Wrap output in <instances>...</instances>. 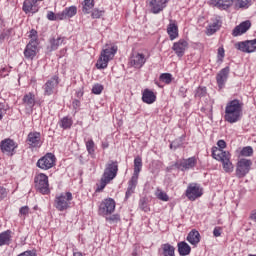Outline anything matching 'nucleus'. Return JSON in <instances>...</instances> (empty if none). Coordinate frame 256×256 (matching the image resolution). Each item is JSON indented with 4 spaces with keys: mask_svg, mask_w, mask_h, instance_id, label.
Listing matches in <instances>:
<instances>
[{
    "mask_svg": "<svg viewBox=\"0 0 256 256\" xmlns=\"http://www.w3.org/2000/svg\"><path fill=\"white\" fill-rule=\"evenodd\" d=\"M243 101L234 99L226 104L224 119L227 123H237L243 117Z\"/></svg>",
    "mask_w": 256,
    "mask_h": 256,
    "instance_id": "f257e3e1",
    "label": "nucleus"
},
{
    "mask_svg": "<svg viewBox=\"0 0 256 256\" xmlns=\"http://www.w3.org/2000/svg\"><path fill=\"white\" fill-rule=\"evenodd\" d=\"M119 171V163L117 161L110 160L106 163L104 173L102 175L100 186L97 191H103L107 187L108 183H111L116 177Z\"/></svg>",
    "mask_w": 256,
    "mask_h": 256,
    "instance_id": "f03ea898",
    "label": "nucleus"
},
{
    "mask_svg": "<svg viewBox=\"0 0 256 256\" xmlns=\"http://www.w3.org/2000/svg\"><path fill=\"white\" fill-rule=\"evenodd\" d=\"M142 168H143V160L141 159V157H136L134 159V172L131 179L128 182V188L126 191L125 199H129L131 194L135 193V189L139 181V173H141Z\"/></svg>",
    "mask_w": 256,
    "mask_h": 256,
    "instance_id": "7ed1b4c3",
    "label": "nucleus"
},
{
    "mask_svg": "<svg viewBox=\"0 0 256 256\" xmlns=\"http://www.w3.org/2000/svg\"><path fill=\"white\" fill-rule=\"evenodd\" d=\"M117 53V46L106 45L102 49L100 57L96 63L97 69H107L109 62L112 61L113 57Z\"/></svg>",
    "mask_w": 256,
    "mask_h": 256,
    "instance_id": "20e7f679",
    "label": "nucleus"
},
{
    "mask_svg": "<svg viewBox=\"0 0 256 256\" xmlns=\"http://www.w3.org/2000/svg\"><path fill=\"white\" fill-rule=\"evenodd\" d=\"M212 157L213 159H216V161H221L225 173H233L234 167L231 162V154L229 152L216 149L212 151Z\"/></svg>",
    "mask_w": 256,
    "mask_h": 256,
    "instance_id": "39448f33",
    "label": "nucleus"
},
{
    "mask_svg": "<svg viewBox=\"0 0 256 256\" xmlns=\"http://www.w3.org/2000/svg\"><path fill=\"white\" fill-rule=\"evenodd\" d=\"M70 201H73V194L71 192L62 193L55 198V207L58 211H65L69 209Z\"/></svg>",
    "mask_w": 256,
    "mask_h": 256,
    "instance_id": "423d86ee",
    "label": "nucleus"
},
{
    "mask_svg": "<svg viewBox=\"0 0 256 256\" xmlns=\"http://www.w3.org/2000/svg\"><path fill=\"white\" fill-rule=\"evenodd\" d=\"M35 183V188L39 193H42V195H49L50 190H49V177L45 174H38L35 177L34 180Z\"/></svg>",
    "mask_w": 256,
    "mask_h": 256,
    "instance_id": "0eeeda50",
    "label": "nucleus"
},
{
    "mask_svg": "<svg viewBox=\"0 0 256 256\" xmlns=\"http://www.w3.org/2000/svg\"><path fill=\"white\" fill-rule=\"evenodd\" d=\"M253 162L250 159L241 158L236 165V177L238 179H243L249 171H251V166Z\"/></svg>",
    "mask_w": 256,
    "mask_h": 256,
    "instance_id": "6e6552de",
    "label": "nucleus"
},
{
    "mask_svg": "<svg viewBox=\"0 0 256 256\" xmlns=\"http://www.w3.org/2000/svg\"><path fill=\"white\" fill-rule=\"evenodd\" d=\"M185 195L189 201H195L203 195V188L197 183H191L188 185Z\"/></svg>",
    "mask_w": 256,
    "mask_h": 256,
    "instance_id": "1a4fd4ad",
    "label": "nucleus"
},
{
    "mask_svg": "<svg viewBox=\"0 0 256 256\" xmlns=\"http://www.w3.org/2000/svg\"><path fill=\"white\" fill-rule=\"evenodd\" d=\"M56 159L57 158L53 155V153H47L37 161V167H39V169H43L44 171H48V169H52V167L55 165Z\"/></svg>",
    "mask_w": 256,
    "mask_h": 256,
    "instance_id": "9d476101",
    "label": "nucleus"
},
{
    "mask_svg": "<svg viewBox=\"0 0 256 256\" xmlns=\"http://www.w3.org/2000/svg\"><path fill=\"white\" fill-rule=\"evenodd\" d=\"M18 145L11 138H6L1 141L0 149L4 155H8V157H13L15 153V149H17Z\"/></svg>",
    "mask_w": 256,
    "mask_h": 256,
    "instance_id": "9b49d317",
    "label": "nucleus"
},
{
    "mask_svg": "<svg viewBox=\"0 0 256 256\" xmlns=\"http://www.w3.org/2000/svg\"><path fill=\"white\" fill-rule=\"evenodd\" d=\"M35 103H36L35 94L29 92L23 96L22 105L27 115H31V113H33V108L35 107Z\"/></svg>",
    "mask_w": 256,
    "mask_h": 256,
    "instance_id": "f8f14e48",
    "label": "nucleus"
},
{
    "mask_svg": "<svg viewBox=\"0 0 256 256\" xmlns=\"http://www.w3.org/2000/svg\"><path fill=\"white\" fill-rule=\"evenodd\" d=\"M57 87H59V76H53L42 87L44 95H53Z\"/></svg>",
    "mask_w": 256,
    "mask_h": 256,
    "instance_id": "ddd939ff",
    "label": "nucleus"
},
{
    "mask_svg": "<svg viewBox=\"0 0 256 256\" xmlns=\"http://www.w3.org/2000/svg\"><path fill=\"white\" fill-rule=\"evenodd\" d=\"M235 47L243 53H254L256 51V39L238 42L235 44Z\"/></svg>",
    "mask_w": 256,
    "mask_h": 256,
    "instance_id": "4468645a",
    "label": "nucleus"
},
{
    "mask_svg": "<svg viewBox=\"0 0 256 256\" xmlns=\"http://www.w3.org/2000/svg\"><path fill=\"white\" fill-rule=\"evenodd\" d=\"M116 203L113 198H107L100 204V211L103 215H111L115 212Z\"/></svg>",
    "mask_w": 256,
    "mask_h": 256,
    "instance_id": "2eb2a0df",
    "label": "nucleus"
},
{
    "mask_svg": "<svg viewBox=\"0 0 256 256\" xmlns=\"http://www.w3.org/2000/svg\"><path fill=\"white\" fill-rule=\"evenodd\" d=\"M167 3H169V0H150L149 7L151 13L158 15V13H161L167 7Z\"/></svg>",
    "mask_w": 256,
    "mask_h": 256,
    "instance_id": "dca6fc26",
    "label": "nucleus"
},
{
    "mask_svg": "<svg viewBox=\"0 0 256 256\" xmlns=\"http://www.w3.org/2000/svg\"><path fill=\"white\" fill-rule=\"evenodd\" d=\"M147 59L145 58V54L135 53L130 58L131 67H135V69H141L146 63Z\"/></svg>",
    "mask_w": 256,
    "mask_h": 256,
    "instance_id": "f3484780",
    "label": "nucleus"
},
{
    "mask_svg": "<svg viewBox=\"0 0 256 256\" xmlns=\"http://www.w3.org/2000/svg\"><path fill=\"white\" fill-rule=\"evenodd\" d=\"M229 66L223 68L216 76V81L219 89H223L225 87V83H227V79H229Z\"/></svg>",
    "mask_w": 256,
    "mask_h": 256,
    "instance_id": "a211bd4d",
    "label": "nucleus"
},
{
    "mask_svg": "<svg viewBox=\"0 0 256 256\" xmlns=\"http://www.w3.org/2000/svg\"><path fill=\"white\" fill-rule=\"evenodd\" d=\"M26 143L31 147H41V133L30 132L27 136Z\"/></svg>",
    "mask_w": 256,
    "mask_h": 256,
    "instance_id": "6ab92c4d",
    "label": "nucleus"
},
{
    "mask_svg": "<svg viewBox=\"0 0 256 256\" xmlns=\"http://www.w3.org/2000/svg\"><path fill=\"white\" fill-rule=\"evenodd\" d=\"M35 55H37V40H31L24 50V57L33 59Z\"/></svg>",
    "mask_w": 256,
    "mask_h": 256,
    "instance_id": "aec40b11",
    "label": "nucleus"
},
{
    "mask_svg": "<svg viewBox=\"0 0 256 256\" xmlns=\"http://www.w3.org/2000/svg\"><path fill=\"white\" fill-rule=\"evenodd\" d=\"M189 47V43L186 40H179L178 42L173 44V51L176 53L177 57H183L185 55V51Z\"/></svg>",
    "mask_w": 256,
    "mask_h": 256,
    "instance_id": "412c9836",
    "label": "nucleus"
},
{
    "mask_svg": "<svg viewBox=\"0 0 256 256\" xmlns=\"http://www.w3.org/2000/svg\"><path fill=\"white\" fill-rule=\"evenodd\" d=\"M251 29V21L247 20L242 22L240 25L236 26L233 29L232 35L233 37H239V35H243L244 33H247Z\"/></svg>",
    "mask_w": 256,
    "mask_h": 256,
    "instance_id": "4be33fe9",
    "label": "nucleus"
},
{
    "mask_svg": "<svg viewBox=\"0 0 256 256\" xmlns=\"http://www.w3.org/2000/svg\"><path fill=\"white\" fill-rule=\"evenodd\" d=\"M197 161L194 157L183 160L182 162H177L175 166L177 169H181V171H187V169H193L195 167Z\"/></svg>",
    "mask_w": 256,
    "mask_h": 256,
    "instance_id": "5701e85b",
    "label": "nucleus"
},
{
    "mask_svg": "<svg viewBox=\"0 0 256 256\" xmlns=\"http://www.w3.org/2000/svg\"><path fill=\"white\" fill-rule=\"evenodd\" d=\"M210 3L214 7H217V9L225 11L235 3V0H211Z\"/></svg>",
    "mask_w": 256,
    "mask_h": 256,
    "instance_id": "b1692460",
    "label": "nucleus"
},
{
    "mask_svg": "<svg viewBox=\"0 0 256 256\" xmlns=\"http://www.w3.org/2000/svg\"><path fill=\"white\" fill-rule=\"evenodd\" d=\"M75 15H77V7L70 6L60 12V15H58V17L60 18V21H63L65 19H71V17H75Z\"/></svg>",
    "mask_w": 256,
    "mask_h": 256,
    "instance_id": "393cba45",
    "label": "nucleus"
},
{
    "mask_svg": "<svg viewBox=\"0 0 256 256\" xmlns=\"http://www.w3.org/2000/svg\"><path fill=\"white\" fill-rule=\"evenodd\" d=\"M142 101L143 103H147V105H152L154 101H157V96L154 91L145 89L142 93Z\"/></svg>",
    "mask_w": 256,
    "mask_h": 256,
    "instance_id": "a878e982",
    "label": "nucleus"
},
{
    "mask_svg": "<svg viewBox=\"0 0 256 256\" xmlns=\"http://www.w3.org/2000/svg\"><path fill=\"white\" fill-rule=\"evenodd\" d=\"M11 241H13V232L11 230L0 233V247H3V245H11Z\"/></svg>",
    "mask_w": 256,
    "mask_h": 256,
    "instance_id": "bb28decb",
    "label": "nucleus"
},
{
    "mask_svg": "<svg viewBox=\"0 0 256 256\" xmlns=\"http://www.w3.org/2000/svg\"><path fill=\"white\" fill-rule=\"evenodd\" d=\"M186 239L190 245L196 246L199 245V242L201 241V234H199V231L197 230H192L189 232Z\"/></svg>",
    "mask_w": 256,
    "mask_h": 256,
    "instance_id": "cd10ccee",
    "label": "nucleus"
},
{
    "mask_svg": "<svg viewBox=\"0 0 256 256\" xmlns=\"http://www.w3.org/2000/svg\"><path fill=\"white\" fill-rule=\"evenodd\" d=\"M65 42V37L58 36V37H53L49 40L50 43V50L52 51H57L61 45Z\"/></svg>",
    "mask_w": 256,
    "mask_h": 256,
    "instance_id": "c85d7f7f",
    "label": "nucleus"
},
{
    "mask_svg": "<svg viewBox=\"0 0 256 256\" xmlns=\"http://www.w3.org/2000/svg\"><path fill=\"white\" fill-rule=\"evenodd\" d=\"M160 253L163 256H175V246L166 243L161 245Z\"/></svg>",
    "mask_w": 256,
    "mask_h": 256,
    "instance_id": "c756f323",
    "label": "nucleus"
},
{
    "mask_svg": "<svg viewBox=\"0 0 256 256\" xmlns=\"http://www.w3.org/2000/svg\"><path fill=\"white\" fill-rule=\"evenodd\" d=\"M177 247H178L179 255H181V256L190 255V253H191V246H189V244H187V242H185V241L179 242L177 244Z\"/></svg>",
    "mask_w": 256,
    "mask_h": 256,
    "instance_id": "7c9ffc66",
    "label": "nucleus"
},
{
    "mask_svg": "<svg viewBox=\"0 0 256 256\" xmlns=\"http://www.w3.org/2000/svg\"><path fill=\"white\" fill-rule=\"evenodd\" d=\"M219 29H221V21L216 19L208 25V27L206 28V34L214 35V33H217Z\"/></svg>",
    "mask_w": 256,
    "mask_h": 256,
    "instance_id": "2f4dec72",
    "label": "nucleus"
},
{
    "mask_svg": "<svg viewBox=\"0 0 256 256\" xmlns=\"http://www.w3.org/2000/svg\"><path fill=\"white\" fill-rule=\"evenodd\" d=\"M167 33L171 39V41L177 39L179 37V29L175 25V23H170L167 28Z\"/></svg>",
    "mask_w": 256,
    "mask_h": 256,
    "instance_id": "473e14b6",
    "label": "nucleus"
},
{
    "mask_svg": "<svg viewBox=\"0 0 256 256\" xmlns=\"http://www.w3.org/2000/svg\"><path fill=\"white\" fill-rule=\"evenodd\" d=\"M24 13H37V8L33 3V0H25L22 7Z\"/></svg>",
    "mask_w": 256,
    "mask_h": 256,
    "instance_id": "72a5a7b5",
    "label": "nucleus"
},
{
    "mask_svg": "<svg viewBox=\"0 0 256 256\" xmlns=\"http://www.w3.org/2000/svg\"><path fill=\"white\" fill-rule=\"evenodd\" d=\"M251 0H235V9H249Z\"/></svg>",
    "mask_w": 256,
    "mask_h": 256,
    "instance_id": "f704fd0d",
    "label": "nucleus"
},
{
    "mask_svg": "<svg viewBox=\"0 0 256 256\" xmlns=\"http://www.w3.org/2000/svg\"><path fill=\"white\" fill-rule=\"evenodd\" d=\"M95 7V0H84L83 13H91L92 8Z\"/></svg>",
    "mask_w": 256,
    "mask_h": 256,
    "instance_id": "c9c22d12",
    "label": "nucleus"
},
{
    "mask_svg": "<svg viewBox=\"0 0 256 256\" xmlns=\"http://www.w3.org/2000/svg\"><path fill=\"white\" fill-rule=\"evenodd\" d=\"M71 125H73V120L69 117H64L60 121V127L62 129H70Z\"/></svg>",
    "mask_w": 256,
    "mask_h": 256,
    "instance_id": "e433bc0d",
    "label": "nucleus"
},
{
    "mask_svg": "<svg viewBox=\"0 0 256 256\" xmlns=\"http://www.w3.org/2000/svg\"><path fill=\"white\" fill-rule=\"evenodd\" d=\"M160 81L169 85L173 81V76L170 73H164L160 75Z\"/></svg>",
    "mask_w": 256,
    "mask_h": 256,
    "instance_id": "4c0bfd02",
    "label": "nucleus"
},
{
    "mask_svg": "<svg viewBox=\"0 0 256 256\" xmlns=\"http://www.w3.org/2000/svg\"><path fill=\"white\" fill-rule=\"evenodd\" d=\"M240 155L242 157H251V155H253V148L251 146L244 147L241 150Z\"/></svg>",
    "mask_w": 256,
    "mask_h": 256,
    "instance_id": "58836bf2",
    "label": "nucleus"
},
{
    "mask_svg": "<svg viewBox=\"0 0 256 256\" xmlns=\"http://www.w3.org/2000/svg\"><path fill=\"white\" fill-rule=\"evenodd\" d=\"M156 197L160 199V201H169V196L167 193L163 192L162 190H157L155 193Z\"/></svg>",
    "mask_w": 256,
    "mask_h": 256,
    "instance_id": "ea45409f",
    "label": "nucleus"
},
{
    "mask_svg": "<svg viewBox=\"0 0 256 256\" xmlns=\"http://www.w3.org/2000/svg\"><path fill=\"white\" fill-rule=\"evenodd\" d=\"M59 15H61V12L54 14L53 11H49L47 14V20L48 21H61V18L59 17Z\"/></svg>",
    "mask_w": 256,
    "mask_h": 256,
    "instance_id": "a19ab883",
    "label": "nucleus"
},
{
    "mask_svg": "<svg viewBox=\"0 0 256 256\" xmlns=\"http://www.w3.org/2000/svg\"><path fill=\"white\" fill-rule=\"evenodd\" d=\"M207 95V88L205 87H198L195 93V97H198L201 99L202 97H205Z\"/></svg>",
    "mask_w": 256,
    "mask_h": 256,
    "instance_id": "79ce46f5",
    "label": "nucleus"
},
{
    "mask_svg": "<svg viewBox=\"0 0 256 256\" xmlns=\"http://www.w3.org/2000/svg\"><path fill=\"white\" fill-rule=\"evenodd\" d=\"M86 149L90 155L95 153V142L93 140L86 142Z\"/></svg>",
    "mask_w": 256,
    "mask_h": 256,
    "instance_id": "37998d69",
    "label": "nucleus"
},
{
    "mask_svg": "<svg viewBox=\"0 0 256 256\" xmlns=\"http://www.w3.org/2000/svg\"><path fill=\"white\" fill-rule=\"evenodd\" d=\"M92 93H94V95H101V93H103V85L95 84L92 87Z\"/></svg>",
    "mask_w": 256,
    "mask_h": 256,
    "instance_id": "c03bdc74",
    "label": "nucleus"
},
{
    "mask_svg": "<svg viewBox=\"0 0 256 256\" xmlns=\"http://www.w3.org/2000/svg\"><path fill=\"white\" fill-rule=\"evenodd\" d=\"M9 35H11V29L0 32V45L7 39V37H9Z\"/></svg>",
    "mask_w": 256,
    "mask_h": 256,
    "instance_id": "a18cd8bd",
    "label": "nucleus"
},
{
    "mask_svg": "<svg viewBox=\"0 0 256 256\" xmlns=\"http://www.w3.org/2000/svg\"><path fill=\"white\" fill-rule=\"evenodd\" d=\"M101 15H103V12L99 9H94L92 11V18L93 19H99L101 17Z\"/></svg>",
    "mask_w": 256,
    "mask_h": 256,
    "instance_id": "49530a36",
    "label": "nucleus"
},
{
    "mask_svg": "<svg viewBox=\"0 0 256 256\" xmlns=\"http://www.w3.org/2000/svg\"><path fill=\"white\" fill-rule=\"evenodd\" d=\"M7 113V109L5 108V102L0 103V121L3 119V115Z\"/></svg>",
    "mask_w": 256,
    "mask_h": 256,
    "instance_id": "de8ad7c7",
    "label": "nucleus"
},
{
    "mask_svg": "<svg viewBox=\"0 0 256 256\" xmlns=\"http://www.w3.org/2000/svg\"><path fill=\"white\" fill-rule=\"evenodd\" d=\"M140 209L145 212L149 211V207H147V202L145 199H140Z\"/></svg>",
    "mask_w": 256,
    "mask_h": 256,
    "instance_id": "09e8293b",
    "label": "nucleus"
},
{
    "mask_svg": "<svg viewBox=\"0 0 256 256\" xmlns=\"http://www.w3.org/2000/svg\"><path fill=\"white\" fill-rule=\"evenodd\" d=\"M217 145H218V147H219V149L221 150V151H223V149H225V147H227V143L225 142V140H219L218 142H217ZM218 148H216L215 150H217Z\"/></svg>",
    "mask_w": 256,
    "mask_h": 256,
    "instance_id": "8fccbe9b",
    "label": "nucleus"
},
{
    "mask_svg": "<svg viewBox=\"0 0 256 256\" xmlns=\"http://www.w3.org/2000/svg\"><path fill=\"white\" fill-rule=\"evenodd\" d=\"M7 197V190L0 186V201H3Z\"/></svg>",
    "mask_w": 256,
    "mask_h": 256,
    "instance_id": "3c124183",
    "label": "nucleus"
},
{
    "mask_svg": "<svg viewBox=\"0 0 256 256\" xmlns=\"http://www.w3.org/2000/svg\"><path fill=\"white\" fill-rule=\"evenodd\" d=\"M20 215H29V206H23L20 208Z\"/></svg>",
    "mask_w": 256,
    "mask_h": 256,
    "instance_id": "603ef678",
    "label": "nucleus"
},
{
    "mask_svg": "<svg viewBox=\"0 0 256 256\" xmlns=\"http://www.w3.org/2000/svg\"><path fill=\"white\" fill-rule=\"evenodd\" d=\"M178 147H181V143H179V140H175L170 144V149H178Z\"/></svg>",
    "mask_w": 256,
    "mask_h": 256,
    "instance_id": "864d4df0",
    "label": "nucleus"
},
{
    "mask_svg": "<svg viewBox=\"0 0 256 256\" xmlns=\"http://www.w3.org/2000/svg\"><path fill=\"white\" fill-rule=\"evenodd\" d=\"M213 235H214V237H221V228L215 227L213 230Z\"/></svg>",
    "mask_w": 256,
    "mask_h": 256,
    "instance_id": "5fc2aeb1",
    "label": "nucleus"
},
{
    "mask_svg": "<svg viewBox=\"0 0 256 256\" xmlns=\"http://www.w3.org/2000/svg\"><path fill=\"white\" fill-rule=\"evenodd\" d=\"M106 219H107V221H119V215L115 214Z\"/></svg>",
    "mask_w": 256,
    "mask_h": 256,
    "instance_id": "6e6d98bb",
    "label": "nucleus"
},
{
    "mask_svg": "<svg viewBox=\"0 0 256 256\" xmlns=\"http://www.w3.org/2000/svg\"><path fill=\"white\" fill-rule=\"evenodd\" d=\"M30 37H31V41H35V39L37 37V32L35 30H31Z\"/></svg>",
    "mask_w": 256,
    "mask_h": 256,
    "instance_id": "4d7b16f0",
    "label": "nucleus"
},
{
    "mask_svg": "<svg viewBox=\"0 0 256 256\" xmlns=\"http://www.w3.org/2000/svg\"><path fill=\"white\" fill-rule=\"evenodd\" d=\"M132 256H139V246H134Z\"/></svg>",
    "mask_w": 256,
    "mask_h": 256,
    "instance_id": "13d9d810",
    "label": "nucleus"
},
{
    "mask_svg": "<svg viewBox=\"0 0 256 256\" xmlns=\"http://www.w3.org/2000/svg\"><path fill=\"white\" fill-rule=\"evenodd\" d=\"M7 73V68H2L0 70V77H7L8 74H4Z\"/></svg>",
    "mask_w": 256,
    "mask_h": 256,
    "instance_id": "bf43d9fd",
    "label": "nucleus"
},
{
    "mask_svg": "<svg viewBox=\"0 0 256 256\" xmlns=\"http://www.w3.org/2000/svg\"><path fill=\"white\" fill-rule=\"evenodd\" d=\"M218 55H219L220 57H225V49L219 48V49H218Z\"/></svg>",
    "mask_w": 256,
    "mask_h": 256,
    "instance_id": "052dcab7",
    "label": "nucleus"
},
{
    "mask_svg": "<svg viewBox=\"0 0 256 256\" xmlns=\"http://www.w3.org/2000/svg\"><path fill=\"white\" fill-rule=\"evenodd\" d=\"M250 219L256 223V211H253V212L250 214Z\"/></svg>",
    "mask_w": 256,
    "mask_h": 256,
    "instance_id": "680f3d73",
    "label": "nucleus"
},
{
    "mask_svg": "<svg viewBox=\"0 0 256 256\" xmlns=\"http://www.w3.org/2000/svg\"><path fill=\"white\" fill-rule=\"evenodd\" d=\"M73 256H83V254L81 252H74Z\"/></svg>",
    "mask_w": 256,
    "mask_h": 256,
    "instance_id": "e2e57ef3",
    "label": "nucleus"
},
{
    "mask_svg": "<svg viewBox=\"0 0 256 256\" xmlns=\"http://www.w3.org/2000/svg\"><path fill=\"white\" fill-rule=\"evenodd\" d=\"M38 1H43V0H32V3H33L34 5H36Z\"/></svg>",
    "mask_w": 256,
    "mask_h": 256,
    "instance_id": "0e129e2a",
    "label": "nucleus"
},
{
    "mask_svg": "<svg viewBox=\"0 0 256 256\" xmlns=\"http://www.w3.org/2000/svg\"><path fill=\"white\" fill-rule=\"evenodd\" d=\"M108 147V145L107 144H104V148H107Z\"/></svg>",
    "mask_w": 256,
    "mask_h": 256,
    "instance_id": "69168bd1",
    "label": "nucleus"
},
{
    "mask_svg": "<svg viewBox=\"0 0 256 256\" xmlns=\"http://www.w3.org/2000/svg\"><path fill=\"white\" fill-rule=\"evenodd\" d=\"M248 256H256V254H255V255H253V254H250V255H248Z\"/></svg>",
    "mask_w": 256,
    "mask_h": 256,
    "instance_id": "338daca9",
    "label": "nucleus"
},
{
    "mask_svg": "<svg viewBox=\"0 0 256 256\" xmlns=\"http://www.w3.org/2000/svg\"><path fill=\"white\" fill-rule=\"evenodd\" d=\"M75 103H76V105H77V103H79V101L76 100Z\"/></svg>",
    "mask_w": 256,
    "mask_h": 256,
    "instance_id": "774afa93",
    "label": "nucleus"
}]
</instances>
